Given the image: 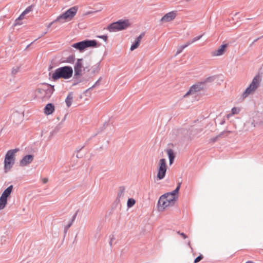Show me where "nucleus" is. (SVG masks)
Returning <instances> with one entry per match:
<instances>
[{"label":"nucleus","instance_id":"f257e3e1","mask_svg":"<svg viewBox=\"0 0 263 263\" xmlns=\"http://www.w3.org/2000/svg\"><path fill=\"white\" fill-rule=\"evenodd\" d=\"M73 73L72 67L65 65L55 69L54 71L49 72V76L52 81H57L61 79L67 80L71 78Z\"/></svg>","mask_w":263,"mask_h":263},{"label":"nucleus","instance_id":"f03ea898","mask_svg":"<svg viewBox=\"0 0 263 263\" xmlns=\"http://www.w3.org/2000/svg\"><path fill=\"white\" fill-rule=\"evenodd\" d=\"M100 43L96 40L86 39L72 44L71 47L78 50L80 52H84L87 48H97L100 47Z\"/></svg>","mask_w":263,"mask_h":263},{"label":"nucleus","instance_id":"7ed1b4c3","mask_svg":"<svg viewBox=\"0 0 263 263\" xmlns=\"http://www.w3.org/2000/svg\"><path fill=\"white\" fill-rule=\"evenodd\" d=\"M20 151L18 148L8 150L5 154L4 158V170L5 173L8 172L15 163V154Z\"/></svg>","mask_w":263,"mask_h":263},{"label":"nucleus","instance_id":"20e7f679","mask_svg":"<svg viewBox=\"0 0 263 263\" xmlns=\"http://www.w3.org/2000/svg\"><path fill=\"white\" fill-rule=\"evenodd\" d=\"M129 25L128 20L121 19L110 23L107 26V29L110 32H117L126 29Z\"/></svg>","mask_w":263,"mask_h":263},{"label":"nucleus","instance_id":"39448f33","mask_svg":"<svg viewBox=\"0 0 263 263\" xmlns=\"http://www.w3.org/2000/svg\"><path fill=\"white\" fill-rule=\"evenodd\" d=\"M78 10V6L71 7L59 15L55 19V21H59L60 23H63L66 21H70L76 15Z\"/></svg>","mask_w":263,"mask_h":263},{"label":"nucleus","instance_id":"423d86ee","mask_svg":"<svg viewBox=\"0 0 263 263\" xmlns=\"http://www.w3.org/2000/svg\"><path fill=\"white\" fill-rule=\"evenodd\" d=\"M261 79L259 75L255 76L249 85L246 88L242 93L241 97L243 98H246L250 94L253 93L257 88L259 87L261 82Z\"/></svg>","mask_w":263,"mask_h":263},{"label":"nucleus","instance_id":"0eeeda50","mask_svg":"<svg viewBox=\"0 0 263 263\" xmlns=\"http://www.w3.org/2000/svg\"><path fill=\"white\" fill-rule=\"evenodd\" d=\"M166 160L164 158H162L160 160L159 164L158 171L157 177L159 180L163 179L166 174Z\"/></svg>","mask_w":263,"mask_h":263},{"label":"nucleus","instance_id":"6e6552de","mask_svg":"<svg viewBox=\"0 0 263 263\" xmlns=\"http://www.w3.org/2000/svg\"><path fill=\"white\" fill-rule=\"evenodd\" d=\"M204 88V85L203 84L202 82L200 81L198 83L193 84L190 87V89L184 95V97H185L190 94L200 91V90H203Z\"/></svg>","mask_w":263,"mask_h":263},{"label":"nucleus","instance_id":"1a4fd4ad","mask_svg":"<svg viewBox=\"0 0 263 263\" xmlns=\"http://www.w3.org/2000/svg\"><path fill=\"white\" fill-rule=\"evenodd\" d=\"M41 85L43 86L45 97L50 98L55 90L54 86L46 83H41Z\"/></svg>","mask_w":263,"mask_h":263},{"label":"nucleus","instance_id":"9d476101","mask_svg":"<svg viewBox=\"0 0 263 263\" xmlns=\"http://www.w3.org/2000/svg\"><path fill=\"white\" fill-rule=\"evenodd\" d=\"M176 11H172L166 13L160 19V21L162 22H168L173 20L176 16Z\"/></svg>","mask_w":263,"mask_h":263},{"label":"nucleus","instance_id":"9b49d317","mask_svg":"<svg viewBox=\"0 0 263 263\" xmlns=\"http://www.w3.org/2000/svg\"><path fill=\"white\" fill-rule=\"evenodd\" d=\"M34 156L32 154H28L23 157L20 162L21 166H25L30 163L33 160Z\"/></svg>","mask_w":263,"mask_h":263},{"label":"nucleus","instance_id":"f8f14e48","mask_svg":"<svg viewBox=\"0 0 263 263\" xmlns=\"http://www.w3.org/2000/svg\"><path fill=\"white\" fill-rule=\"evenodd\" d=\"M228 46V44H221L216 50L213 52V55L214 56H220L222 55Z\"/></svg>","mask_w":263,"mask_h":263},{"label":"nucleus","instance_id":"ddd939ff","mask_svg":"<svg viewBox=\"0 0 263 263\" xmlns=\"http://www.w3.org/2000/svg\"><path fill=\"white\" fill-rule=\"evenodd\" d=\"M55 110V107L52 103H47L44 107V112L46 115H51Z\"/></svg>","mask_w":263,"mask_h":263},{"label":"nucleus","instance_id":"4468645a","mask_svg":"<svg viewBox=\"0 0 263 263\" xmlns=\"http://www.w3.org/2000/svg\"><path fill=\"white\" fill-rule=\"evenodd\" d=\"M167 154L169 159L170 165H172L174 162L176 156L175 154L174 151L171 148L167 149Z\"/></svg>","mask_w":263,"mask_h":263},{"label":"nucleus","instance_id":"2eb2a0df","mask_svg":"<svg viewBox=\"0 0 263 263\" xmlns=\"http://www.w3.org/2000/svg\"><path fill=\"white\" fill-rule=\"evenodd\" d=\"M71 81L73 82L72 86H74L78 85L80 83L87 81V80L85 79L84 78H80V77H78L76 79H73V77Z\"/></svg>","mask_w":263,"mask_h":263},{"label":"nucleus","instance_id":"dca6fc26","mask_svg":"<svg viewBox=\"0 0 263 263\" xmlns=\"http://www.w3.org/2000/svg\"><path fill=\"white\" fill-rule=\"evenodd\" d=\"M75 60V55L74 54H71L65 58L64 60L62 61V63L73 64L74 63Z\"/></svg>","mask_w":263,"mask_h":263},{"label":"nucleus","instance_id":"f3484780","mask_svg":"<svg viewBox=\"0 0 263 263\" xmlns=\"http://www.w3.org/2000/svg\"><path fill=\"white\" fill-rule=\"evenodd\" d=\"M72 100L73 93L72 92H70L68 93L65 99V103L68 107H70L71 105Z\"/></svg>","mask_w":263,"mask_h":263},{"label":"nucleus","instance_id":"a211bd4d","mask_svg":"<svg viewBox=\"0 0 263 263\" xmlns=\"http://www.w3.org/2000/svg\"><path fill=\"white\" fill-rule=\"evenodd\" d=\"M216 76H210L201 81V82L204 86H205L206 84L213 82L216 79Z\"/></svg>","mask_w":263,"mask_h":263},{"label":"nucleus","instance_id":"6ab92c4d","mask_svg":"<svg viewBox=\"0 0 263 263\" xmlns=\"http://www.w3.org/2000/svg\"><path fill=\"white\" fill-rule=\"evenodd\" d=\"M189 46H190V43L186 42L184 45L179 46L177 48V51L176 52V55H178V54L181 53L182 52V51L183 50V49H184L185 48H186Z\"/></svg>","mask_w":263,"mask_h":263},{"label":"nucleus","instance_id":"aec40b11","mask_svg":"<svg viewBox=\"0 0 263 263\" xmlns=\"http://www.w3.org/2000/svg\"><path fill=\"white\" fill-rule=\"evenodd\" d=\"M24 15L21 13L20 16L15 20L12 27L21 25L22 24V20L24 18Z\"/></svg>","mask_w":263,"mask_h":263},{"label":"nucleus","instance_id":"412c9836","mask_svg":"<svg viewBox=\"0 0 263 263\" xmlns=\"http://www.w3.org/2000/svg\"><path fill=\"white\" fill-rule=\"evenodd\" d=\"M83 59L82 58L78 59L74 65V68L82 69L83 67Z\"/></svg>","mask_w":263,"mask_h":263},{"label":"nucleus","instance_id":"4be33fe9","mask_svg":"<svg viewBox=\"0 0 263 263\" xmlns=\"http://www.w3.org/2000/svg\"><path fill=\"white\" fill-rule=\"evenodd\" d=\"M82 69L74 68L73 79H76L78 77H81L82 75Z\"/></svg>","mask_w":263,"mask_h":263},{"label":"nucleus","instance_id":"5701e85b","mask_svg":"<svg viewBox=\"0 0 263 263\" xmlns=\"http://www.w3.org/2000/svg\"><path fill=\"white\" fill-rule=\"evenodd\" d=\"M140 43V42H139L138 41H137L136 39H135L134 42L131 45L130 50L131 51H133L135 49H137L139 47Z\"/></svg>","mask_w":263,"mask_h":263},{"label":"nucleus","instance_id":"b1692460","mask_svg":"<svg viewBox=\"0 0 263 263\" xmlns=\"http://www.w3.org/2000/svg\"><path fill=\"white\" fill-rule=\"evenodd\" d=\"M100 62L97 63L96 65H93L91 67V73H95L96 72H98L99 70V66H100Z\"/></svg>","mask_w":263,"mask_h":263},{"label":"nucleus","instance_id":"393cba45","mask_svg":"<svg viewBox=\"0 0 263 263\" xmlns=\"http://www.w3.org/2000/svg\"><path fill=\"white\" fill-rule=\"evenodd\" d=\"M33 5H32L28 6L24 10V11L22 13L25 15V14H26L28 13L29 12H30V11H31L33 10Z\"/></svg>","mask_w":263,"mask_h":263},{"label":"nucleus","instance_id":"a878e982","mask_svg":"<svg viewBox=\"0 0 263 263\" xmlns=\"http://www.w3.org/2000/svg\"><path fill=\"white\" fill-rule=\"evenodd\" d=\"M203 35V34L196 36V37H194L192 40L188 41L187 43H189L190 45L192 43L199 40L202 37Z\"/></svg>","mask_w":263,"mask_h":263},{"label":"nucleus","instance_id":"bb28decb","mask_svg":"<svg viewBox=\"0 0 263 263\" xmlns=\"http://www.w3.org/2000/svg\"><path fill=\"white\" fill-rule=\"evenodd\" d=\"M240 111V109L238 107H234L231 109V114L232 115L238 114Z\"/></svg>","mask_w":263,"mask_h":263},{"label":"nucleus","instance_id":"cd10ccee","mask_svg":"<svg viewBox=\"0 0 263 263\" xmlns=\"http://www.w3.org/2000/svg\"><path fill=\"white\" fill-rule=\"evenodd\" d=\"M97 37L101 39H102L104 41L106 42L107 40V38H108V36H107V35L104 34V35H97Z\"/></svg>","mask_w":263,"mask_h":263},{"label":"nucleus","instance_id":"c85d7f7f","mask_svg":"<svg viewBox=\"0 0 263 263\" xmlns=\"http://www.w3.org/2000/svg\"><path fill=\"white\" fill-rule=\"evenodd\" d=\"M20 68L18 67H13L12 70V74H16L19 71Z\"/></svg>","mask_w":263,"mask_h":263},{"label":"nucleus","instance_id":"c756f323","mask_svg":"<svg viewBox=\"0 0 263 263\" xmlns=\"http://www.w3.org/2000/svg\"><path fill=\"white\" fill-rule=\"evenodd\" d=\"M145 34V32H142L138 36H137L136 39L139 42H140L141 39H142V37H143V36Z\"/></svg>","mask_w":263,"mask_h":263},{"label":"nucleus","instance_id":"7c9ffc66","mask_svg":"<svg viewBox=\"0 0 263 263\" xmlns=\"http://www.w3.org/2000/svg\"><path fill=\"white\" fill-rule=\"evenodd\" d=\"M230 131L229 130H224L222 132H221L220 134H219L217 136V137L219 138L221 137L224 133H230Z\"/></svg>","mask_w":263,"mask_h":263},{"label":"nucleus","instance_id":"2f4dec72","mask_svg":"<svg viewBox=\"0 0 263 263\" xmlns=\"http://www.w3.org/2000/svg\"><path fill=\"white\" fill-rule=\"evenodd\" d=\"M262 37H263V35H262V36H260V37H258V38H257V39H255V40L253 41V42H252V43L250 45V47L252 46H253V45L255 43H256V42L257 41H258L259 39H261V38H262Z\"/></svg>","mask_w":263,"mask_h":263},{"label":"nucleus","instance_id":"473e14b6","mask_svg":"<svg viewBox=\"0 0 263 263\" xmlns=\"http://www.w3.org/2000/svg\"><path fill=\"white\" fill-rule=\"evenodd\" d=\"M58 21H55V20H54L53 21H52V22L50 23L49 24H48L47 25V26H46L47 27V30L51 27L52 25L55 23V22H57Z\"/></svg>","mask_w":263,"mask_h":263},{"label":"nucleus","instance_id":"72a5a7b5","mask_svg":"<svg viewBox=\"0 0 263 263\" xmlns=\"http://www.w3.org/2000/svg\"><path fill=\"white\" fill-rule=\"evenodd\" d=\"M36 92H37L38 93H43V92H44V91H43V87H39L36 89Z\"/></svg>","mask_w":263,"mask_h":263},{"label":"nucleus","instance_id":"f704fd0d","mask_svg":"<svg viewBox=\"0 0 263 263\" xmlns=\"http://www.w3.org/2000/svg\"><path fill=\"white\" fill-rule=\"evenodd\" d=\"M84 147V146H79L78 147L76 151H75V152L76 153H79L80 152L83 148Z\"/></svg>","mask_w":263,"mask_h":263},{"label":"nucleus","instance_id":"c9c22d12","mask_svg":"<svg viewBox=\"0 0 263 263\" xmlns=\"http://www.w3.org/2000/svg\"><path fill=\"white\" fill-rule=\"evenodd\" d=\"M104 129V127H103V126L102 127H101L100 128H99V130L98 132L97 133L95 134V135H93L92 136V137H95V136H96L100 132H102L103 130V129Z\"/></svg>","mask_w":263,"mask_h":263},{"label":"nucleus","instance_id":"e433bc0d","mask_svg":"<svg viewBox=\"0 0 263 263\" xmlns=\"http://www.w3.org/2000/svg\"><path fill=\"white\" fill-rule=\"evenodd\" d=\"M47 33V30L46 31H44V32H43L38 37L37 39H35L34 40V41H36L37 39L42 37V36H43L44 35H45L46 33Z\"/></svg>","mask_w":263,"mask_h":263},{"label":"nucleus","instance_id":"4c0bfd02","mask_svg":"<svg viewBox=\"0 0 263 263\" xmlns=\"http://www.w3.org/2000/svg\"><path fill=\"white\" fill-rule=\"evenodd\" d=\"M218 137H217V136L212 138L211 139V141L213 142H215L217 141V140L218 139Z\"/></svg>","mask_w":263,"mask_h":263},{"label":"nucleus","instance_id":"58836bf2","mask_svg":"<svg viewBox=\"0 0 263 263\" xmlns=\"http://www.w3.org/2000/svg\"><path fill=\"white\" fill-rule=\"evenodd\" d=\"M90 90H91V89L89 87V88H88L87 89H86V90L84 91V93H85V95H86V96H88L87 93H88V92H89Z\"/></svg>","mask_w":263,"mask_h":263},{"label":"nucleus","instance_id":"ea45409f","mask_svg":"<svg viewBox=\"0 0 263 263\" xmlns=\"http://www.w3.org/2000/svg\"><path fill=\"white\" fill-rule=\"evenodd\" d=\"M53 68V66L52 64H50L48 66V70L50 71Z\"/></svg>","mask_w":263,"mask_h":263},{"label":"nucleus","instance_id":"a19ab883","mask_svg":"<svg viewBox=\"0 0 263 263\" xmlns=\"http://www.w3.org/2000/svg\"><path fill=\"white\" fill-rule=\"evenodd\" d=\"M102 79V77H100L96 82V83L94 84L96 86H97L99 84V82H100V81Z\"/></svg>","mask_w":263,"mask_h":263},{"label":"nucleus","instance_id":"79ce46f5","mask_svg":"<svg viewBox=\"0 0 263 263\" xmlns=\"http://www.w3.org/2000/svg\"><path fill=\"white\" fill-rule=\"evenodd\" d=\"M225 119H223L222 120H221V121L220 122V125H223L224 123H225Z\"/></svg>","mask_w":263,"mask_h":263},{"label":"nucleus","instance_id":"37998d69","mask_svg":"<svg viewBox=\"0 0 263 263\" xmlns=\"http://www.w3.org/2000/svg\"><path fill=\"white\" fill-rule=\"evenodd\" d=\"M261 114L263 116V103L261 105Z\"/></svg>","mask_w":263,"mask_h":263},{"label":"nucleus","instance_id":"c03bdc74","mask_svg":"<svg viewBox=\"0 0 263 263\" xmlns=\"http://www.w3.org/2000/svg\"><path fill=\"white\" fill-rule=\"evenodd\" d=\"M108 122H105L103 125V127L105 128L106 126H107L108 125Z\"/></svg>","mask_w":263,"mask_h":263},{"label":"nucleus","instance_id":"a18cd8bd","mask_svg":"<svg viewBox=\"0 0 263 263\" xmlns=\"http://www.w3.org/2000/svg\"><path fill=\"white\" fill-rule=\"evenodd\" d=\"M93 138L92 137V136L85 143V144H86L87 143H88V142H89V141L92 138Z\"/></svg>","mask_w":263,"mask_h":263},{"label":"nucleus","instance_id":"49530a36","mask_svg":"<svg viewBox=\"0 0 263 263\" xmlns=\"http://www.w3.org/2000/svg\"><path fill=\"white\" fill-rule=\"evenodd\" d=\"M42 181H48V179L46 178H44L42 179Z\"/></svg>","mask_w":263,"mask_h":263},{"label":"nucleus","instance_id":"de8ad7c7","mask_svg":"<svg viewBox=\"0 0 263 263\" xmlns=\"http://www.w3.org/2000/svg\"><path fill=\"white\" fill-rule=\"evenodd\" d=\"M96 86L95 85V84H93L92 86L90 87V88L92 89V88H93L95 87H96Z\"/></svg>","mask_w":263,"mask_h":263},{"label":"nucleus","instance_id":"09e8293b","mask_svg":"<svg viewBox=\"0 0 263 263\" xmlns=\"http://www.w3.org/2000/svg\"><path fill=\"white\" fill-rule=\"evenodd\" d=\"M76 156L77 158H81L82 157L81 156H79V155H77Z\"/></svg>","mask_w":263,"mask_h":263},{"label":"nucleus","instance_id":"8fccbe9b","mask_svg":"<svg viewBox=\"0 0 263 263\" xmlns=\"http://www.w3.org/2000/svg\"><path fill=\"white\" fill-rule=\"evenodd\" d=\"M230 114H228V115H227L228 118H229V117H230Z\"/></svg>","mask_w":263,"mask_h":263},{"label":"nucleus","instance_id":"3c124183","mask_svg":"<svg viewBox=\"0 0 263 263\" xmlns=\"http://www.w3.org/2000/svg\"><path fill=\"white\" fill-rule=\"evenodd\" d=\"M31 44H29L28 45H27V48H28L30 45Z\"/></svg>","mask_w":263,"mask_h":263},{"label":"nucleus","instance_id":"603ef678","mask_svg":"<svg viewBox=\"0 0 263 263\" xmlns=\"http://www.w3.org/2000/svg\"><path fill=\"white\" fill-rule=\"evenodd\" d=\"M237 14H238V12L236 13L235 15H236Z\"/></svg>","mask_w":263,"mask_h":263},{"label":"nucleus","instance_id":"864d4df0","mask_svg":"<svg viewBox=\"0 0 263 263\" xmlns=\"http://www.w3.org/2000/svg\"><path fill=\"white\" fill-rule=\"evenodd\" d=\"M186 1H190V0H186Z\"/></svg>","mask_w":263,"mask_h":263}]
</instances>
